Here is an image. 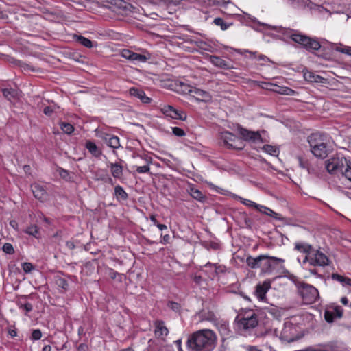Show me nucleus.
<instances>
[{
	"label": "nucleus",
	"mask_w": 351,
	"mask_h": 351,
	"mask_svg": "<svg viewBox=\"0 0 351 351\" xmlns=\"http://www.w3.org/2000/svg\"><path fill=\"white\" fill-rule=\"evenodd\" d=\"M303 300L307 303H313L319 298L318 290L313 286L304 284L301 289Z\"/></svg>",
	"instance_id": "10"
},
{
	"label": "nucleus",
	"mask_w": 351,
	"mask_h": 351,
	"mask_svg": "<svg viewBox=\"0 0 351 351\" xmlns=\"http://www.w3.org/2000/svg\"><path fill=\"white\" fill-rule=\"evenodd\" d=\"M271 285L269 281H265L263 284H258L255 289V295L260 301H264L265 294L270 289Z\"/></svg>",
	"instance_id": "16"
},
{
	"label": "nucleus",
	"mask_w": 351,
	"mask_h": 351,
	"mask_svg": "<svg viewBox=\"0 0 351 351\" xmlns=\"http://www.w3.org/2000/svg\"><path fill=\"white\" fill-rule=\"evenodd\" d=\"M75 37L76 40L83 46L88 48H91L93 47L92 42L88 38H86L82 36H75Z\"/></svg>",
	"instance_id": "36"
},
{
	"label": "nucleus",
	"mask_w": 351,
	"mask_h": 351,
	"mask_svg": "<svg viewBox=\"0 0 351 351\" xmlns=\"http://www.w3.org/2000/svg\"><path fill=\"white\" fill-rule=\"evenodd\" d=\"M209 60L210 62L217 67L224 69H228L230 68L229 64L219 56H210Z\"/></svg>",
	"instance_id": "22"
},
{
	"label": "nucleus",
	"mask_w": 351,
	"mask_h": 351,
	"mask_svg": "<svg viewBox=\"0 0 351 351\" xmlns=\"http://www.w3.org/2000/svg\"><path fill=\"white\" fill-rule=\"evenodd\" d=\"M213 4H221L224 3V0H208Z\"/></svg>",
	"instance_id": "61"
},
{
	"label": "nucleus",
	"mask_w": 351,
	"mask_h": 351,
	"mask_svg": "<svg viewBox=\"0 0 351 351\" xmlns=\"http://www.w3.org/2000/svg\"><path fill=\"white\" fill-rule=\"evenodd\" d=\"M306 261H308L311 265L321 267L328 265L330 263L326 255L321 251L315 249H313L309 256L305 257L304 262Z\"/></svg>",
	"instance_id": "6"
},
{
	"label": "nucleus",
	"mask_w": 351,
	"mask_h": 351,
	"mask_svg": "<svg viewBox=\"0 0 351 351\" xmlns=\"http://www.w3.org/2000/svg\"><path fill=\"white\" fill-rule=\"evenodd\" d=\"M190 194L194 199L200 202H204L206 199L205 195L197 189L191 188Z\"/></svg>",
	"instance_id": "34"
},
{
	"label": "nucleus",
	"mask_w": 351,
	"mask_h": 351,
	"mask_svg": "<svg viewBox=\"0 0 351 351\" xmlns=\"http://www.w3.org/2000/svg\"><path fill=\"white\" fill-rule=\"evenodd\" d=\"M22 268L25 273H29L34 267L31 263L26 262L22 264Z\"/></svg>",
	"instance_id": "48"
},
{
	"label": "nucleus",
	"mask_w": 351,
	"mask_h": 351,
	"mask_svg": "<svg viewBox=\"0 0 351 351\" xmlns=\"http://www.w3.org/2000/svg\"><path fill=\"white\" fill-rule=\"evenodd\" d=\"M114 5L117 8V12L122 15H128L132 12V9L134 8L132 5L123 0H117Z\"/></svg>",
	"instance_id": "17"
},
{
	"label": "nucleus",
	"mask_w": 351,
	"mask_h": 351,
	"mask_svg": "<svg viewBox=\"0 0 351 351\" xmlns=\"http://www.w3.org/2000/svg\"><path fill=\"white\" fill-rule=\"evenodd\" d=\"M343 316V309L341 306L334 304L326 306L324 317L328 323H332L337 318L340 319Z\"/></svg>",
	"instance_id": "8"
},
{
	"label": "nucleus",
	"mask_w": 351,
	"mask_h": 351,
	"mask_svg": "<svg viewBox=\"0 0 351 351\" xmlns=\"http://www.w3.org/2000/svg\"><path fill=\"white\" fill-rule=\"evenodd\" d=\"M208 267H214V271L210 275V278H214V277L219 274L223 273L226 271V267L223 265H219L217 264H213L211 263H207L204 265V268Z\"/></svg>",
	"instance_id": "26"
},
{
	"label": "nucleus",
	"mask_w": 351,
	"mask_h": 351,
	"mask_svg": "<svg viewBox=\"0 0 351 351\" xmlns=\"http://www.w3.org/2000/svg\"><path fill=\"white\" fill-rule=\"evenodd\" d=\"M221 139L229 148L242 149L243 147L242 143L239 141V139L232 133L228 131L221 132Z\"/></svg>",
	"instance_id": "11"
},
{
	"label": "nucleus",
	"mask_w": 351,
	"mask_h": 351,
	"mask_svg": "<svg viewBox=\"0 0 351 351\" xmlns=\"http://www.w3.org/2000/svg\"><path fill=\"white\" fill-rule=\"evenodd\" d=\"M341 53L351 56V47H343Z\"/></svg>",
	"instance_id": "54"
},
{
	"label": "nucleus",
	"mask_w": 351,
	"mask_h": 351,
	"mask_svg": "<svg viewBox=\"0 0 351 351\" xmlns=\"http://www.w3.org/2000/svg\"><path fill=\"white\" fill-rule=\"evenodd\" d=\"M192 91L193 94V96L195 97L197 100L207 101L210 99V95L206 91L196 88H193Z\"/></svg>",
	"instance_id": "28"
},
{
	"label": "nucleus",
	"mask_w": 351,
	"mask_h": 351,
	"mask_svg": "<svg viewBox=\"0 0 351 351\" xmlns=\"http://www.w3.org/2000/svg\"><path fill=\"white\" fill-rule=\"evenodd\" d=\"M341 302L343 304V305H347L348 304V300L346 297H342L341 299Z\"/></svg>",
	"instance_id": "63"
},
{
	"label": "nucleus",
	"mask_w": 351,
	"mask_h": 351,
	"mask_svg": "<svg viewBox=\"0 0 351 351\" xmlns=\"http://www.w3.org/2000/svg\"><path fill=\"white\" fill-rule=\"evenodd\" d=\"M8 334L12 337H14L17 335V332L15 329L13 328H9L8 329Z\"/></svg>",
	"instance_id": "55"
},
{
	"label": "nucleus",
	"mask_w": 351,
	"mask_h": 351,
	"mask_svg": "<svg viewBox=\"0 0 351 351\" xmlns=\"http://www.w3.org/2000/svg\"><path fill=\"white\" fill-rule=\"evenodd\" d=\"M258 59L259 60H263V61H269V59L267 56H265V55H262V54H261L258 56Z\"/></svg>",
	"instance_id": "59"
},
{
	"label": "nucleus",
	"mask_w": 351,
	"mask_h": 351,
	"mask_svg": "<svg viewBox=\"0 0 351 351\" xmlns=\"http://www.w3.org/2000/svg\"><path fill=\"white\" fill-rule=\"evenodd\" d=\"M341 175L344 176L348 180L351 182V163L347 162V165L343 169Z\"/></svg>",
	"instance_id": "43"
},
{
	"label": "nucleus",
	"mask_w": 351,
	"mask_h": 351,
	"mask_svg": "<svg viewBox=\"0 0 351 351\" xmlns=\"http://www.w3.org/2000/svg\"><path fill=\"white\" fill-rule=\"evenodd\" d=\"M217 337L209 329L199 330L190 335L186 347L190 351H212L216 346Z\"/></svg>",
	"instance_id": "1"
},
{
	"label": "nucleus",
	"mask_w": 351,
	"mask_h": 351,
	"mask_svg": "<svg viewBox=\"0 0 351 351\" xmlns=\"http://www.w3.org/2000/svg\"><path fill=\"white\" fill-rule=\"evenodd\" d=\"M235 322L239 330L246 331L254 328L258 325V319L254 313L250 312L244 316L237 315Z\"/></svg>",
	"instance_id": "4"
},
{
	"label": "nucleus",
	"mask_w": 351,
	"mask_h": 351,
	"mask_svg": "<svg viewBox=\"0 0 351 351\" xmlns=\"http://www.w3.org/2000/svg\"><path fill=\"white\" fill-rule=\"evenodd\" d=\"M213 23L216 25L220 26L222 30H226L232 25V23H227L221 18L215 19Z\"/></svg>",
	"instance_id": "39"
},
{
	"label": "nucleus",
	"mask_w": 351,
	"mask_h": 351,
	"mask_svg": "<svg viewBox=\"0 0 351 351\" xmlns=\"http://www.w3.org/2000/svg\"><path fill=\"white\" fill-rule=\"evenodd\" d=\"M274 91L277 92L280 94L286 95H291L294 93V91L287 87H280L278 86H275V88L272 89Z\"/></svg>",
	"instance_id": "35"
},
{
	"label": "nucleus",
	"mask_w": 351,
	"mask_h": 351,
	"mask_svg": "<svg viewBox=\"0 0 351 351\" xmlns=\"http://www.w3.org/2000/svg\"><path fill=\"white\" fill-rule=\"evenodd\" d=\"M19 308L25 311L26 313H29V312L32 311L33 309V306H32V304H30L29 302H26L25 304H21L19 305Z\"/></svg>",
	"instance_id": "51"
},
{
	"label": "nucleus",
	"mask_w": 351,
	"mask_h": 351,
	"mask_svg": "<svg viewBox=\"0 0 351 351\" xmlns=\"http://www.w3.org/2000/svg\"><path fill=\"white\" fill-rule=\"evenodd\" d=\"M31 189L35 198L42 202L47 199V194L43 186L38 184H33Z\"/></svg>",
	"instance_id": "18"
},
{
	"label": "nucleus",
	"mask_w": 351,
	"mask_h": 351,
	"mask_svg": "<svg viewBox=\"0 0 351 351\" xmlns=\"http://www.w3.org/2000/svg\"><path fill=\"white\" fill-rule=\"evenodd\" d=\"M42 337V332L40 329H35L32 331L31 339L34 341L39 340Z\"/></svg>",
	"instance_id": "46"
},
{
	"label": "nucleus",
	"mask_w": 351,
	"mask_h": 351,
	"mask_svg": "<svg viewBox=\"0 0 351 351\" xmlns=\"http://www.w3.org/2000/svg\"><path fill=\"white\" fill-rule=\"evenodd\" d=\"M56 284L58 287L62 288L64 291H66L69 288L68 282L66 279L61 277L56 278Z\"/></svg>",
	"instance_id": "38"
},
{
	"label": "nucleus",
	"mask_w": 351,
	"mask_h": 351,
	"mask_svg": "<svg viewBox=\"0 0 351 351\" xmlns=\"http://www.w3.org/2000/svg\"><path fill=\"white\" fill-rule=\"evenodd\" d=\"M162 112L172 119H180V120H185L186 119V114L183 112H180L175 109L171 106H165L162 109Z\"/></svg>",
	"instance_id": "14"
},
{
	"label": "nucleus",
	"mask_w": 351,
	"mask_h": 351,
	"mask_svg": "<svg viewBox=\"0 0 351 351\" xmlns=\"http://www.w3.org/2000/svg\"><path fill=\"white\" fill-rule=\"evenodd\" d=\"M160 230H166L167 229V226L165 225V224H161V223H157V226H156Z\"/></svg>",
	"instance_id": "64"
},
{
	"label": "nucleus",
	"mask_w": 351,
	"mask_h": 351,
	"mask_svg": "<svg viewBox=\"0 0 351 351\" xmlns=\"http://www.w3.org/2000/svg\"><path fill=\"white\" fill-rule=\"evenodd\" d=\"M59 175L60 177L66 180H69L71 179L70 173L68 171L60 168L59 170Z\"/></svg>",
	"instance_id": "49"
},
{
	"label": "nucleus",
	"mask_w": 351,
	"mask_h": 351,
	"mask_svg": "<svg viewBox=\"0 0 351 351\" xmlns=\"http://www.w3.org/2000/svg\"><path fill=\"white\" fill-rule=\"evenodd\" d=\"M141 160L144 161V164H143L142 165H134L132 166V168L136 170V171L139 174L149 173V171H150L149 165L152 163V157H150L146 154H144L143 156V158H141Z\"/></svg>",
	"instance_id": "15"
},
{
	"label": "nucleus",
	"mask_w": 351,
	"mask_h": 351,
	"mask_svg": "<svg viewBox=\"0 0 351 351\" xmlns=\"http://www.w3.org/2000/svg\"><path fill=\"white\" fill-rule=\"evenodd\" d=\"M247 351H262L255 346H248L247 348Z\"/></svg>",
	"instance_id": "60"
},
{
	"label": "nucleus",
	"mask_w": 351,
	"mask_h": 351,
	"mask_svg": "<svg viewBox=\"0 0 351 351\" xmlns=\"http://www.w3.org/2000/svg\"><path fill=\"white\" fill-rule=\"evenodd\" d=\"M263 149L267 154L271 156H277L278 154V149L272 145H265L263 147Z\"/></svg>",
	"instance_id": "41"
},
{
	"label": "nucleus",
	"mask_w": 351,
	"mask_h": 351,
	"mask_svg": "<svg viewBox=\"0 0 351 351\" xmlns=\"http://www.w3.org/2000/svg\"><path fill=\"white\" fill-rule=\"evenodd\" d=\"M284 262L285 261L282 258L263 255L261 270L264 273L270 274L276 269L277 265Z\"/></svg>",
	"instance_id": "9"
},
{
	"label": "nucleus",
	"mask_w": 351,
	"mask_h": 351,
	"mask_svg": "<svg viewBox=\"0 0 351 351\" xmlns=\"http://www.w3.org/2000/svg\"><path fill=\"white\" fill-rule=\"evenodd\" d=\"M263 255H260L256 258L249 256L246 258V264L252 269H262Z\"/></svg>",
	"instance_id": "21"
},
{
	"label": "nucleus",
	"mask_w": 351,
	"mask_h": 351,
	"mask_svg": "<svg viewBox=\"0 0 351 351\" xmlns=\"http://www.w3.org/2000/svg\"><path fill=\"white\" fill-rule=\"evenodd\" d=\"M221 330L223 331V335H228V329L227 328V326L226 325H222L221 326Z\"/></svg>",
	"instance_id": "62"
},
{
	"label": "nucleus",
	"mask_w": 351,
	"mask_h": 351,
	"mask_svg": "<svg viewBox=\"0 0 351 351\" xmlns=\"http://www.w3.org/2000/svg\"><path fill=\"white\" fill-rule=\"evenodd\" d=\"M295 249L300 252L306 254L307 256H309L313 250V248L311 245L304 243H295Z\"/></svg>",
	"instance_id": "29"
},
{
	"label": "nucleus",
	"mask_w": 351,
	"mask_h": 351,
	"mask_svg": "<svg viewBox=\"0 0 351 351\" xmlns=\"http://www.w3.org/2000/svg\"><path fill=\"white\" fill-rule=\"evenodd\" d=\"M308 141L311 151L315 157L324 158L327 156L328 149L321 135L317 133L312 134L308 136Z\"/></svg>",
	"instance_id": "3"
},
{
	"label": "nucleus",
	"mask_w": 351,
	"mask_h": 351,
	"mask_svg": "<svg viewBox=\"0 0 351 351\" xmlns=\"http://www.w3.org/2000/svg\"><path fill=\"white\" fill-rule=\"evenodd\" d=\"M43 112L46 114V115H48V116H50L52 112H53V110L51 107L49 106H46L44 110H43Z\"/></svg>",
	"instance_id": "52"
},
{
	"label": "nucleus",
	"mask_w": 351,
	"mask_h": 351,
	"mask_svg": "<svg viewBox=\"0 0 351 351\" xmlns=\"http://www.w3.org/2000/svg\"><path fill=\"white\" fill-rule=\"evenodd\" d=\"M86 148L95 157H99L101 154V149L96 145L94 142L88 141L86 143Z\"/></svg>",
	"instance_id": "27"
},
{
	"label": "nucleus",
	"mask_w": 351,
	"mask_h": 351,
	"mask_svg": "<svg viewBox=\"0 0 351 351\" xmlns=\"http://www.w3.org/2000/svg\"><path fill=\"white\" fill-rule=\"evenodd\" d=\"M180 88H181V93H183V94H186V93H189V94H191L192 95L193 94V91L192 90L193 89V87L190 86H188L186 84H184L183 83H181L180 84Z\"/></svg>",
	"instance_id": "44"
},
{
	"label": "nucleus",
	"mask_w": 351,
	"mask_h": 351,
	"mask_svg": "<svg viewBox=\"0 0 351 351\" xmlns=\"http://www.w3.org/2000/svg\"><path fill=\"white\" fill-rule=\"evenodd\" d=\"M104 140L107 145L113 149H117L120 147L119 138L116 136L106 134Z\"/></svg>",
	"instance_id": "25"
},
{
	"label": "nucleus",
	"mask_w": 351,
	"mask_h": 351,
	"mask_svg": "<svg viewBox=\"0 0 351 351\" xmlns=\"http://www.w3.org/2000/svg\"><path fill=\"white\" fill-rule=\"evenodd\" d=\"M60 128L65 134H71L74 131V127L73 125L66 122H62L60 123Z\"/></svg>",
	"instance_id": "37"
},
{
	"label": "nucleus",
	"mask_w": 351,
	"mask_h": 351,
	"mask_svg": "<svg viewBox=\"0 0 351 351\" xmlns=\"http://www.w3.org/2000/svg\"><path fill=\"white\" fill-rule=\"evenodd\" d=\"M235 198L239 199L240 202L243 204H244V205H245L247 206H249V207H253V208H256L258 210H261V208H263L262 205H259V204H256V203H255V202H252V201H251L250 199H244V198L241 197L239 196H236Z\"/></svg>",
	"instance_id": "33"
},
{
	"label": "nucleus",
	"mask_w": 351,
	"mask_h": 351,
	"mask_svg": "<svg viewBox=\"0 0 351 351\" xmlns=\"http://www.w3.org/2000/svg\"><path fill=\"white\" fill-rule=\"evenodd\" d=\"M114 195L117 199L126 200L128 197L127 193L121 186L118 185L114 188Z\"/></svg>",
	"instance_id": "32"
},
{
	"label": "nucleus",
	"mask_w": 351,
	"mask_h": 351,
	"mask_svg": "<svg viewBox=\"0 0 351 351\" xmlns=\"http://www.w3.org/2000/svg\"><path fill=\"white\" fill-rule=\"evenodd\" d=\"M121 56L132 62H145L150 56L134 53L129 49H123L121 51Z\"/></svg>",
	"instance_id": "13"
},
{
	"label": "nucleus",
	"mask_w": 351,
	"mask_h": 351,
	"mask_svg": "<svg viewBox=\"0 0 351 351\" xmlns=\"http://www.w3.org/2000/svg\"><path fill=\"white\" fill-rule=\"evenodd\" d=\"M129 93L131 95L139 98L143 103L148 104L151 101V99L147 97L143 90H139L136 88H130L129 90Z\"/></svg>",
	"instance_id": "23"
},
{
	"label": "nucleus",
	"mask_w": 351,
	"mask_h": 351,
	"mask_svg": "<svg viewBox=\"0 0 351 351\" xmlns=\"http://www.w3.org/2000/svg\"><path fill=\"white\" fill-rule=\"evenodd\" d=\"M25 232L29 235L34 236L36 238H38L39 228L37 226L32 225L26 229Z\"/></svg>",
	"instance_id": "40"
},
{
	"label": "nucleus",
	"mask_w": 351,
	"mask_h": 351,
	"mask_svg": "<svg viewBox=\"0 0 351 351\" xmlns=\"http://www.w3.org/2000/svg\"><path fill=\"white\" fill-rule=\"evenodd\" d=\"M107 166L110 168L113 178L119 180L123 178V167L121 164L119 162H109Z\"/></svg>",
	"instance_id": "19"
},
{
	"label": "nucleus",
	"mask_w": 351,
	"mask_h": 351,
	"mask_svg": "<svg viewBox=\"0 0 351 351\" xmlns=\"http://www.w3.org/2000/svg\"><path fill=\"white\" fill-rule=\"evenodd\" d=\"M238 132L244 141L256 143L262 141L261 134L258 132L248 130L241 126L238 127Z\"/></svg>",
	"instance_id": "12"
},
{
	"label": "nucleus",
	"mask_w": 351,
	"mask_h": 351,
	"mask_svg": "<svg viewBox=\"0 0 351 351\" xmlns=\"http://www.w3.org/2000/svg\"><path fill=\"white\" fill-rule=\"evenodd\" d=\"M305 80L310 82H321L323 79L321 76L315 75L313 72L307 71L304 73Z\"/></svg>",
	"instance_id": "31"
},
{
	"label": "nucleus",
	"mask_w": 351,
	"mask_h": 351,
	"mask_svg": "<svg viewBox=\"0 0 351 351\" xmlns=\"http://www.w3.org/2000/svg\"><path fill=\"white\" fill-rule=\"evenodd\" d=\"M289 37L293 42L308 51H317L321 47L317 38L308 36L298 31H294Z\"/></svg>",
	"instance_id": "2"
},
{
	"label": "nucleus",
	"mask_w": 351,
	"mask_h": 351,
	"mask_svg": "<svg viewBox=\"0 0 351 351\" xmlns=\"http://www.w3.org/2000/svg\"><path fill=\"white\" fill-rule=\"evenodd\" d=\"M66 245L68 248L73 250L75 248V245L72 241H67Z\"/></svg>",
	"instance_id": "58"
},
{
	"label": "nucleus",
	"mask_w": 351,
	"mask_h": 351,
	"mask_svg": "<svg viewBox=\"0 0 351 351\" xmlns=\"http://www.w3.org/2000/svg\"><path fill=\"white\" fill-rule=\"evenodd\" d=\"M23 168L24 171L26 173H27V174H30L31 173V172H30L31 171V167H30L29 165H25Z\"/></svg>",
	"instance_id": "57"
},
{
	"label": "nucleus",
	"mask_w": 351,
	"mask_h": 351,
	"mask_svg": "<svg viewBox=\"0 0 351 351\" xmlns=\"http://www.w3.org/2000/svg\"><path fill=\"white\" fill-rule=\"evenodd\" d=\"M3 251L8 254H12L14 252L12 245L8 243L3 245Z\"/></svg>",
	"instance_id": "47"
},
{
	"label": "nucleus",
	"mask_w": 351,
	"mask_h": 351,
	"mask_svg": "<svg viewBox=\"0 0 351 351\" xmlns=\"http://www.w3.org/2000/svg\"><path fill=\"white\" fill-rule=\"evenodd\" d=\"M347 162L348 161L345 158L333 157L325 162L326 169L330 174H341L347 165Z\"/></svg>",
	"instance_id": "5"
},
{
	"label": "nucleus",
	"mask_w": 351,
	"mask_h": 351,
	"mask_svg": "<svg viewBox=\"0 0 351 351\" xmlns=\"http://www.w3.org/2000/svg\"><path fill=\"white\" fill-rule=\"evenodd\" d=\"M167 306L175 312H179L181 308L180 304L171 301L167 303Z\"/></svg>",
	"instance_id": "45"
},
{
	"label": "nucleus",
	"mask_w": 351,
	"mask_h": 351,
	"mask_svg": "<svg viewBox=\"0 0 351 351\" xmlns=\"http://www.w3.org/2000/svg\"><path fill=\"white\" fill-rule=\"evenodd\" d=\"M297 328L291 322H287L280 332V339L288 343L293 342L297 339Z\"/></svg>",
	"instance_id": "7"
},
{
	"label": "nucleus",
	"mask_w": 351,
	"mask_h": 351,
	"mask_svg": "<svg viewBox=\"0 0 351 351\" xmlns=\"http://www.w3.org/2000/svg\"><path fill=\"white\" fill-rule=\"evenodd\" d=\"M263 208H261V210H258L261 213H265L269 216H271L275 219H279L278 214L270 208L265 207L264 206H262Z\"/></svg>",
	"instance_id": "42"
},
{
	"label": "nucleus",
	"mask_w": 351,
	"mask_h": 351,
	"mask_svg": "<svg viewBox=\"0 0 351 351\" xmlns=\"http://www.w3.org/2000/svg\"><path fill=\"white\" fill-rule=\"evenodd\" d=\"M147 351H163V348L158 346L150 347Z\"/></svg>",
	"instance_id": "56"
},
{
	"label": "nucleus",
	"mask_w": 351,
	"mask_h": 351,
	"mask_svg": "<svg viewBox=\"0 0 351 351\" xmlns=\"http://www.w3.org/2000/svg\"><path fill=\"white\" fill-rule=\"evenodd\" d=\"M143 155L138 156L135 158V165H142L144 164V161L141 160V158H143Z\"/></svg>",
	"instance_id": "53"
},
{
	"label": "nucleus",
	"mask_w": 351,
	"mask_h": 351,
	"mask_svg": "<svg viewBox=\"0 0 351 351\" xmlns=\"http://www.w3.org/2000/svg\"><path fill=\"white\" fill-rule=\"evenodd\" d=\"M155 325V335L158 337H163L168 335V329L165 326L164 322L161 320H157L154 323Z\"/></svg>",
	"instance_id": "20"
},
{
	"label": "nucleus",
	"mask_w": 351,
	"mask_h": 351,
	"mask_svg": "<svg viewBox=\"0 0 351 351\" xmlns=\"http://www.w3.org/2000/svg\"><path fill=\"white\" fill-rule=\"evenodd\" d=\"M331 278L334 280L338 281L343 286L351 287V278H349L343 276H341L338 274H332L331 276Z\"/></svg>",
	"instance_id": "30"
},
{
	"label": "nucleus",
	"mask_w": 351,
	"mask_h": 351,
	"mask_svg": "<svg viewBox=\"0 0 351 351\" xmlns=\"http://www.w3.org/2000/svg\"><path fill=\"white\" fill-rule=\"evenodd\" d=\"M3 96L9 101L16 99L19 97V91L12 88H5L2 90Z\"/></svg>",
	"instance_id": "24"
},
{
	"label": "nucleus",
	"mask_w": 351,
	"mask_h": 351,
	"mask_svg": "<svg viewBox=\"0 0 351 351\" xmlns=\"http://www.w3.org/2000/svg\"><path fill=\"white\" fill-rule=\"evenodd\" d=\"M172 132H173V134L177 136L182 137L185 135L184 131L182 128H178V127L172 128Z\"/></svg>",
	"instance_id": "50"
}]
</instances>
